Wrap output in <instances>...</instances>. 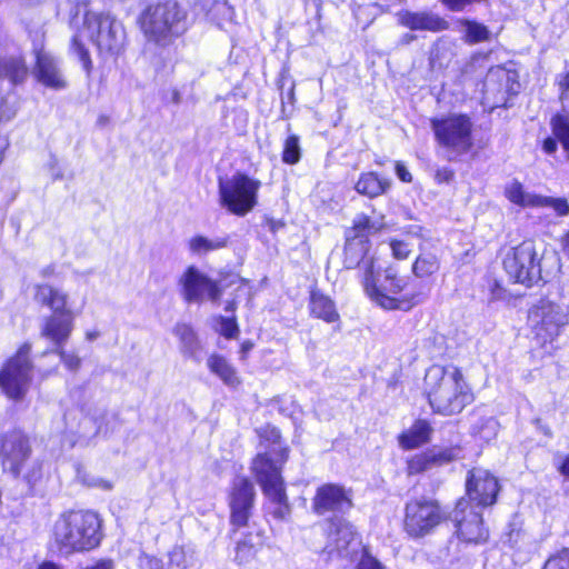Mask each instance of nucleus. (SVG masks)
<instances>
[{"instance_id":"f257e3e1","label":"nucleus","mask_w":569,"mask_h":569,"mask_svg":"<svg viewBox=\"0 0 569 569\" xmlns=\"http://www.w3.org/2000/svg\"><path fill=\"white\" fill-rule=\"evenodd\" d=\"M356 269L365 296L385 311L409 312L427 298L422 289L406 291L409 282L395 262L369 258Z\"/></svg>"},{"instance_id":"f03ea898","label":"nucleus","mask_w":569,"mask_h":569,"mask_svg":"<svg viewBox=\"0 0 569 569\" xmlns=\"http://www.w3.org/2000/svg\"><path fill=\"white\" fill-rule=\"evenodd\" d=\"M355 507L353 490L339 482H323L319 485L311 498V511L318 517L332 515L327 519L325 536L333 549L341 552L359 535L355 526L338 515L348 513Z\"/></svg>"},{"instance_id":"7ed1b4c3","label":"nucleus","mask_w":569,"mask_h":569,"mask_svg":"<svg viewBox=\"0 0 569 569\" xmlns=\"http://www.w3.org/2000/svg\"><path fill=\"white\" fill-rule=\"evenodd\" d=\"M136 26L147 43L168 48L189 31V13L178 0L148 1L137 14Z\"/></svg>"},{"instance_id":"20e7f679","label":"nucleus","mask_w":569,"mask_h":569,"mask_svg":"<svg viewBox=\"0 0 569 569\" xmlns=\"http://www.w3.org/2000/svg\"><path fill=\"white\" fill-rule=\"evenodd\" d=\"M289 456L290 447L284 445L276 450L274 457L268 451L258 452L250 462V471L263 496L274 505L270 515L279 521L288 520L292 511L287 493V485L282 476Z\"/></svg>"},{"instance_id":"39448f33","label":"nucleus","mask_w":569,"mask_h":569,"mask_svg":"<svg viewBox=\"0 0 569 569\" xmlns=\"http://www.w3.org/2000/svg\"><path fill=\"white\" fill-rule=\"evenodd\" d=\"M101 539L99 517L90 510L64 511L53 527L54 543L67 555L93 550Z\"/></svg>"},{"instance_id":"423d86ee","label":"nucleus","mask_w":569,"mask_h":569,"mask_svg":"<svg viewBox=\"0 0 569 569\" xmlns=\"http://www.w3.org/2000/svg\"><path fill=\"white\" fill-rule=\"evenodd\" d=\"M427 400L432 413L450 417L472 405L476 393L460 367H441L440 377L427 391Z\"/></svg>"},{"instance_id":"0eeeda50","label":"nucleus","mask_w":569,"mask_h":569,"mask_svg":"<svg viewBox=\"0 0 569 569\" xmlns=\"http://www.w3.org/2000/svg\"><path fill=\"white\" fill-rule=\"evenodd\" d=\"M450 519L443 502L428 495L412 496L403 505L401 530L412 541L433 535Z\"/></svg>"},{"instance_id":"6e6552de","label":"nucleus","mask_w":569,"mask_h":569,"mask_svg":"<svg viewBox=\"0 0 569 569\" xmlns=\"http://www.w3.org/2000/svg\"><path fill=\"white\" fill-rule=\"evenodd\" d=\"M527 322L537 348L552 356L560 335L569 326V312L547 298L539 299L527 312Z\"/></svg>"},{"instance_id":"1a4fd4ad","label":"nucleus","mask_w":569,"mask_h":569,"mask_svg":"<svg viewBox=\"0 0 569 569\" xmlns=\"http://www.w3.org/2000/svg\"><path fill=\"white\" fill-rule=\"evenodd\" d=\"M32 299L39 308L51 311L41 321L40 336L59 337L74 329L76 315L70 308L67 291L48 282H37L32 286Z\"/></svg>"},{"instance_id":"9d476101","label":"nucleus","mask_w":569,"mask_h":569,"mask_svg":"<svg viewBox=\"0 0 569 569\" xmlns=\"http://www.w3.org/2000/svg\"><path fill=\"white\" fill-rule=\"evenodd\" d=\"M437 144L452 154L449 160L463 156L475 148V123L465 112H451L430 119Z\"/></svg>"},{"instance_id":"9b49d317","label":"nucleus","mask_w":569,"mask_h":569,"mask_svg":"<svg viewBox=\"0 0 569 569\" xmlns=\"http://www.w3.org/2000/svg\"><path fill=\"white\" fill-rule=\"evenodd\" d=\"M541 260L542 257L538 252L535 240L525 239L508 249L501 266L511 283L532 288L540 282H546Z\"/></svg>"},{"instance_id":"f8f14e48","label":"nucleus","mask_w":569,"mask_h":569,"mask_svg":"<svg viewBox=\"0 0 569 569\" xmlns=\"http://www.w3.org/2000/svg\"><path fill=\"white\" fill-rule=\"evenodd\" d=\"M32 345L24 341L0 366V391L13 402L22 401L31 383Z\"/></svg>"},{"instance_id":"ddd939ff","label":"nucleus","mask_w":569,"mask_h":569,"mask_svg":"<svg viewBox=\"0 0 569 569\" xmlns=\"http://www.w3.org/2000/svg\"><path fill=\"white\" fill-rule=\"evenodd\" d=\"M261 181L238 171L228 179H219V203L228 212L244 217L258 204Z\"/></svg>"},{"instance_id":"4468645a","label":"nucleus","mask_w":569,"mask_h":569,"mask_svg":"<svg viewBox=\"0 0 569 569\" xmlns=\"http://www.w3.org/2000/svg\"><path fill=\"white\" fill-rule=\"evenodd\" d=\"M385 223L376 222L367 213L357 214L345 231L342 263L345 269L355 270L369 258H377L371 251L370 237L380 233Z\"/></svg>"},{"instance_id":"2eb2a0df","label":"nucleus","mask_w":569,"mask_h":569,"mask_svg":"<svg viewBox=\"0 0 569 569\" xmlns=\"http://www.w3.org/2000/svg\"><path fill=\"white\" fill-rule=\"evenodd\" d=\"M83 26L100 57H113L121 52L124 31L113 16L106 12H87Z\"/></svg>"},{"instance_id":"dca6fc26","label":"nucleus","mask_w":569,"mask_h":569,"mask_svg":"<svg viewBox=\"0 0 569 569\" xmlns=\"http://www.w3.org/2000/svg\"><path fill=\"white\" fill-rule=\"evenodd\" d=\"M453 536L466 546H480L490 538L483 515L477 511L465 498L456 500L453 506Z\"/></svg>"},{"instance_id":"f3484780","label":"nucleus","mask_w":569,"mask_h":569,"mask_svg":"<svg viewBox=\"0 0 569 569\" xmlns=\"http://www.w3.org/2000/svg\"><path fill=\"white\" fill-rule=\"evenodd\" d=\"M256 505V490L247 476L236 477L228 491L230 533L248 528Z\"/></svg>"},{"instance_id":"a211bd4d","label":"nucleus","mask_w":569,"mask_h":569,"mask_svg":"<svg viewBox=\"0 0 569 569\" xmlns=\"http://www.w3.org/2000/svg\"><path fill=\"white\" fill-rule=\"evenodd\" d=\"M502 486L498 476L482 467H472L467 471L465 495L468 502L480 509L493 507L499 499Z\"/></svg>"},{"instance_id":"6ab92c4d","label":"nucleus","mask_w":569,"mask_h":569,"mask_svg":"<svg viewBox=\"0 0 569 569\" xmlns=\"http://www.w3.org/2000/svg\"><path fill=\"white\" fill-rule=\"evenodd\" d=\"M29 436L20 428L0 433V463L14 478L21 475L26 461L31 457Z\"/></svg>"},{"instance_id":"aec40b11","label":"nucleus","mask_w":569,"mask_h":569,"mask_svg":"<svg viewBox=\"0 0 569 569\" xmlns=\"http://www.w3.org/2000/svg\"><path fill=\"white\" fill-rule=\"evenodd\" d=\"M181 296L188 303L202 302L203 293L207 298L217 302L222 296V287L217 280H213L200 272L194 266H189L179 279Z\"/></svg>"},{"instance_id":"412c9836","label":"nucleus","mask_w":569,"mask_h":569,"mask_svg":"<svg viewBox=\"0 0 569 569\" xmlns=\"http://www.w3.org/2000/svg\"><path fill=\"white\" fill-rule=\"evenodd\" d=\"M458 447H446L438 451L425 450L406 459L405 473L408 478L422 475L433 467H441L458 458Z\"/></svg>"},{"instance_id":"4be33fe9","label":"nucleus","mask_w":569,"mask_h":569,"mask_svg":"<svg viewBox=\"0 0 569 569\" xmlns=\"http://www.w3.org/2000/svg\"><path fill=\"white\" fill-rule=\"evenodd\" d=\"M268 543L264 528L254 523L253 528L244 531L234 546V562L247 566L256 560L258 552Z\"/></svg>"},{"instance_id":"5701e85b","label":"nucleus","mask_w":569,"mask_h":569,"mask_svg":"<svg viewBox=\"0 0 569 569\" xmlns=\"http://www.w3.org/2000/svg\"><path fill=\"white\" fill-rule=\"evenodd\" d=\"M33 72L37 81L46 88L60 91L68 87L54 58L41 49L36 52Z\"/></svg>"},{"instance_id":"b1692460","label":"nucleus","mask_w":569,"mask_h":569,"mask_svg":"<svg viewBox=\"0 0 569 569\" xmlns=\"http://www.w3.org/2000/svg\"><path fill=\"white\" fill-rule=\"evenodd\" d=\"M308 312L312 319L321 320L325 323L340 322V313L336 301L321 290L317 283L308 290Z\"/></svg>"},{"instance_id":"393cba45","label":"nucleus","mask_w":569,"mask_h":569,"mask_svg":"<svg viewBox=\"0 0 569 569\" xmlns=\"http://www.w3.org/2000/svg\"><path fill=\"white\" fill-rule=\"evenodd\" d=\"M399 23L411 31L441 32L449 28V22L431 11H409L399 13Z\"/></svg>"},{"instance_id":"a878e982","label":"nucleus","mask_w":569,"mask_h":569,"mask_svg":"<svg viewBox=\"0 0 569 569\" xmlns=\"http://www.w3.org/2000/svg\"><path fill=\"white\" fill-rule=\"evenodd\" d=\"M391 180L375 170H367L359 173L353 184V190L361 197L369 200L387 194L391 189Z\"/></svg>"},{"instance_id":"bb28decb","label":"nucleus","mask_w":569,"mask_h":569,"mask_svg":"<svg viewBox=\"0 0 569 569\" xmlns=\"http://www.w3.org/2000/svg\"><path fill=\"white\" fill-rule=\"evenodd\" d=\"M433 429L427 419H416L412 425L401 431L397 439L401 449L413 450L427 445L431 440Z\"/></svg>"},{"instance_id":"cd10ccee","label":"nucleus","mask_w":569,"mask_h":569,"mask_svg":"<svg viewBox=\"0 0 569 569\" xmlns=\"http://www.w3.org/2000/svg\"><path fill=\"white\" fill-rule=\"evenodd\" d=\"M441 268L440 258L429 249L419 248V253L411 263V273L420 280L431 279Z\"/></svg>"},{"instance_id":"c85d7f7f","label":"nucleus","mask_w":569,"mask_h":569,"mask_svg":"<svg viewBox=\"0 0 569 569\" xmlns=\"http://www.w3.org/2000/svg\"><path fill=\"white\" fill-rule=\"evenodd\" d=\"M207 366L211 373L217 376L226 386L238 388L241 379L237 369L220 353H211L207 359Z\"/></svg>"},{"instance_id":"c756f323","label":"nucleus","mask_w":569,"mask_h":569,"mask_svg":"<svg viewBox=\"0 0 569 569\" xmlns=\"http://www.w3.org/2000/svg\"><path fill=\"white\" fill-rule=\"evenodd\" d=\"M74 329H70L63 336H48L41 335L40 337L53 346L52 352L56 353L63 366L70 371H77L81 367V359L74 352H68L64 346L70 340Z\"/></svg>"},{"instance_id":"7c9ffc66","label":"nucleus","mask_w":569,"mask_h":569,"mask_svg":"<svg viewBox=\"0 0 569 569\" xmlns=\"http://www.w3.org/2000/svg\"><path fill=\"white\" fill-rule=\"evenodd\" d=\"M28 74L29 69L22 56L0 59V78H6L13 84H20L24 82Z\"/></svg>"},{"instance_id":"2f4dec72","label":"nucleus","mask_w":569,"mask_h":569,"mask_svg":"<svg viewBox=\"0 0 569 569\" xmlns=\"http://www.w3.org/2000/svg\"><path fill=\"white\" fill-rule=\"evenodd\" d=\"M503 196L506 199L520 208H536V202L538 199V193H529L525 190L523 184L515 179L509 184L505 187Z\"/></svg>"},{"instance_id":"473e14b6","label":"nucleus","mask_w":569,"mask_h":569,"mask_svg":"<svg viewBox=\"0 0 569 569\" xmlns=\"http://www.w3.org/2000/svg\"><path fill=\"white\" fill-rule=\"evenodd\" d=\"M173 333L180 340L186 352L193 353L199 348V339L197 332L190 323H176L173 327Z\"/></svg>"},{"instance_id":"72a5a7b5","label":"nucleus","mask_w":569,"mask_h":569,"mask_svg":"<svg viewBox=\"0 0 569 569\" xmlns=\"http://www.w3.org/2000/svg\"><path fill=\"white\" fill-rule=\"evenodd\" d=\"M228 243V238H218L216 240H210L203 236L197 234L189 240L188 247L193 253H207L210 251L226 248Z\"/></svg>"},{"instance_id":"f704fd0d","label":"nucleus","mask_w":569,"mask_h":569,"mask_svg":"<svg viewBox=\"0 0 569 569\" xmlns=\"http://www.w3.org/2000/svg\"><path fill=\"white\" fill-rule=\"evenodd\" d=\"M256 435L259 439V443L263 447L270 446H284L281 430L271 423H264L263 426L256 429Z\"/></svg>"},{"instance_id":"c9c22d12","label":"nucleus","mask_w":569,"mask_h":569,"mask_svg":"<svg viewBox=\"0 0 569 569\" xmlns=\"http://www.w3.org/2000/svg\"><path fill=\"white\" fill-rule=\"evenodd\" d=\"M70 51L76 54L82 64L84 72L90 76L93 70V62L88 48L86 47L81 36L76 33L70 39Z\"/></svg>"},{"instance_id":"e433bc0d","label":"nucleus","mask_w":569,"mask_h":569,"mask_svg":"<svg viewBox=\"0 0 569 569\" xmlns=\"http://www.w3.org/2000/svg\"><path fill=\"white\" fill-rule=\"evenodd\" d=\"M300 139L297 134H289L282 144L281 160L283 163L293 166L301 159Z\"/></svg>"},{"instance_id":"4c0bfd02","label":"nucleus","mask_w":569,"mask_h":569,"mask_svg":"<svg viewBox=\"0 0 569 569\" xmlns=\"http://www.w3.org/2000/svg\"><path fill=\"white\" fill-rule=\"evenodd\" d=\"M536 208H550L557 217H567L569 214V201L566 197H548L539 194Z\"/></svg>"},{"instance_id":"58836bf2","label":"nucleus","mask_w":569,"mask_h":569,"mask_svg":"<svg viewBox=\"0 0 569 569\" xmlns=\"http://www.w3.org/2000/svg\"><path fill=\"white\" fill-rule=\"evenodd\" d=\"M46 480L42 463L34 462L23 476V481L28 486L30 496H34L36 492L43 486Z\"/></svg>"},{"instance_id":"ea45409f","label":"nucleus","mask_w":569,"mask_h":569,"mask_svg":"<svg viewBox=\"0 0 569 569\" xmlns=\"http://www.w3.org/2000/svg\"><path fill=\"white\" fill-rule=\"evenodd\" d=\"M214 320L220 325V328L216 330L219 336L227 340H233L239 337L240 328L236 315L230 317L218 316Z\"/></svg>"},{"instance_id":"a19ab883","label":"nucleus","mask_w":569,"mask_h":569,"mask_svg":"<svg viewBox=\"0 0 569 569\" xmlns=\"http://www.w3.org/2000/svg\"><path fill=\"white\" fill-rule=\"evenodd\" d=\"M465 40L470 44L488 41L490 39V31L488 28L476 21H466Z\"/></svg>"},{"instance_id":"79ce46f5","label":"nucleus","mask_w":569,"mask_h":569,"mask_svg":"<svg viewBox=\"0 0 569 569\" xmlns=\"http://www.w3.org/2000/svg\"><path fill=\"white\" fill-rule=\"evenodd\" d=\"M541 569H569V547H562L551 553Z\"/></svg>"},{"instance_id":"37998d69","label":"nucleus","mask_w":569,"mask_h":569,"mask_svg":"<svg viewBox=\"0 0 569 569\" xmlns=\"http://www.w3.org/2000/svg\"><path fill=\"white\" fill-rule=\"evenodd\" d=\"M387 243L395 260L405 261L412 253V248L406 240L399 238H390Z\"/></svg>"},{"instance_id":"c03bdc74","label":"nucleus","mask_w":569,"mask_h":569,"mask_svg":"<svg viewBox=\"0 0 569 569\" xmlns=\"http://www.w3.org/2000/svg\"><path fill=\"white\" fill-rule=\"evenodd\" d=\"M355 569H385V566L371 555L369 546L361 548V556Z\"/></svg>"},{"instance_id":"a18cd8bd","label":"nucleus","mask_w":569,"mask_h":569,"mask_svg":"<svg viewBox=\"0 0 569 569\" xmlns=\"http://www.w3.org/2000/svg\"><path fill=\"white\" fill-rule=\"evenodd\" d=\"M557 87L559 100L569 108V70L560 74Z\"/></svg>"},{"instance_id":"49530a36","label":"nucleus","mask_w":569,"mask_h":569,"mask_svg":"<svg viewBox=\"0 0 569 569\" xmlns=\"http://www.w3.org/2000/svg\"><path fill=\"white\" fill-rule=\"evenodd\" d=\"M456 172L449 167H441L435 171L433 180L438 186L449 184L455 180Z\"/></svg>"},{"instance_id":"de8ad7c7","label":"nucleus","mask_w":569,"mask_h":569,"mask_svg":"<svg viewBox=\"0 0 569 569\" xmlns=\"http://www.w3.org/2000/svg\"><path fill=\"white\" fill-rule=\"evenodd\" d=\"M16 114L13 108L9 104L7 99L0 96V124L10 121Z\"/></svg>"},{"instance_id":"09e8293b","label":"nucleus","mask_w":569,"mask_h":569,"mask_svg":"<svg viewBox=\"0 0 569 569\" xmlns=\"http://www.w3.org/2000/svg\"><path fill=\"white\" fill-rule=\"evenodd\" d=\"M262 226L267 228L272 234H276L279 230L286 227L283 219H276L270 216L263 217Z\"/></svg>"},{"instance_id":"8fccbe9b","label":"nucleus","mask_w":569,"mask_h":569,"mask_svg":"<svg viewBox=\"0 0 569 569\" xmlns=\"http://www.w3.org/2000/svg\"><path fill=\"white\" fill-rule=\"evenodd\" d=\"M395 172L398 179L403 183H411L413 180L411 172L402 161L398 160L395 162Z\"/></svg>"},{"instance_id":"3c124183","label":"nucleus","mask_w":569,"mask_h":569,"mask_svg":"<svg viewBox=\"0 0 569 569\" xmlns=\"http://www.w3.org/2000/svg\"><path fill=\"white\" fill-rule=\"evenodd\" d=\"M489 290L492 300H500L506 296V289L503 284L498 280H492L490 282Z\"/></svg>"},{"instance_id":"603ef678","label":"nucleus","mask_w":569,"mask_h":569,"mask_svg":"<svg viewBox=\"0 0 569 569\" xmlns=\"http://www.w3.org/2000/svg\"><path fill=\"white\" fill-rule=\"evenodd\" d=\"M558 139L553 134V137L549 136L542 140V150L547 154H553L558 149Z\"/></svg>"},{"instance_id":"864d4df0","label":"nucleus","mask_w":569,"mask_h":569,"mask_svg":"<svg viewBox=\"0 0 569 569\" xmlns=\"http://www.w3.org/2000/svg\"><path fill=\"white\" fill-rule=\"evenodd\" d=\"M253 341L247 339L243 340L239 346V359L241 361H246L248 359L249 352L253 349Z\"/></svg>"},{"instance_id":"5fc2aeb1","label":"nucleus","mask_w":569,"mask_h":569,"mask_svg":"<svg viewBox=\"0 0 569 569\" xmlns=\"http://www.w3.org/2000/svg\"><path fill=\"white\" fill-rule=\"evenodd\" d=\"M557 471L565 478H569V453H567L557 466Z\"/></svg>"},{"instance_id":"6e6d98bb","label":"nucleus","mask_w":569,"mask_h":569,"mask_svg":"<svg viewBox=\"0 0 569 569\" xmlns=\"http://www.w3.org/2000/svg\"><path fill=\"white\" fill-rule=\"evenodd\" d=\"M491 53H492V50L478 51L472 54L471 59L472 60H488L490 58Z\"/></svg>"},{"instance_id":"4d7b16f0","label":"nucleus","mask_w":569,"mask_h":569,"mask_svg":"<svg viewBox=\"0 0 569 569\" xmlns=\"http://www.w3.org/2000/svg\"><path fill=\"white\" fill-rule=\"evenodd\" d=\"M54 272H56V268H54V266L49 264V266H46L44 268H42V269L40 270V276H41L42 278H48V277L53 276V274H54Z\"/></svg>"},{"instance_id":"13d9d810","label":"nucleus","mask_w":569,"mask_h":569,"mask_svg":"<svg viewBox=\"0 0 569 569\" xmlns=\"http://www.w3.org/2000/svg\"><path fill=\"white\" fill-rule=\"evenodd\" d=\"M37 569H61V568L59 565L54 563L53 561L44 560L41 563H39Z\"/></svg>"},{"instance_id":"bf43d9fd","label":"nucleus","mask_w":569,"mask_h":569,"mask_svg":"<svg viewBox=\"0 0 569 569\" xmlns=\"http://www.w3.org/2000/svg\"><path fill=\"white\" fill-rule=\"evenodd\" d=\"M237 308L238 303L234 299L228 300L224 305V311L231 312L232 315H234Z\"/></svg>"},{"instance_id":"052dcab7","label":"nucleus","mask_w":569,"mask_h":569,"mask_svg":"<svg viewBox=\"0 0 569 569\" xmlns=\"http://www.w3.org/2000/svg\"><path fill=\"white\" fill-rule=\"evenodd\" d=\"M232 284L247 286L248 284V280L243 279V278H240V277H234L226 286H232Z\"/></svg>"},{"instance_id":"680f3d73","label":"nucleus","mask_w":569,"mask_h":569,"mask_svg":"<svg viewBox=\"0 0 569 569\" xmlns=\"http://www.w3.org/2000/svg\"><path fill=\"white\" fill-rule=\"evenodd\" d=\"M415 39H416V36H415V34H406V37H405V42H407V43H408V42H410V41H412V40H415Z\"/></svg>"},{"instance_id":"e2e57ef3","label":"nucleus","mask_w":569,"mask_h":569,"mask_svg":"<svg viewBox=\"0 0 569 569\" xmlns=\"http://www.w3.org/2000/svg\"><path fill=\"white\" fill-rule=\"evenodd\" d=\"M56 371V369L51 370V371H47V372H43L42 373V378H46L48 377L51 372Z\"/></svg>"},{"instance_id":"0e129e2a","label":"nucleus","mask_w":569,"mask_h":569,"mask_svg":"<svg viewBox=\"0 0 569 569\" xmlns=\"http://www.w3.org/2000/svg\"><path fill=\"white\" fill-rule=\"evenodd\" d=\"M49 352H50V350H44V351L42 352V356L48 355Z\"/></svg>"}]
</instances>
